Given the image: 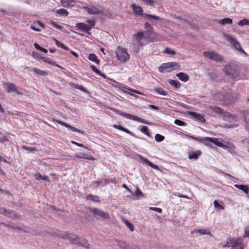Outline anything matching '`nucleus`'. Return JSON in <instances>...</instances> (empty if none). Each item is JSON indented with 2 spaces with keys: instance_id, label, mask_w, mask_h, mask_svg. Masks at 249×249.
<instances>
[{
  "instance_id": "nucleus-1",
  "label": "nucleus",
  "mask_w": 249,
  "mask_h": 249,
  "mask_svg": "<svg viewBox=\"0 0 249 249\" xmlns=\"http://www.w3.org/2000/svg\"><path fill=\"white\" fill-rule=\"evenodd\" d=\"M224 71L232 79H236L239 75L240 67L235 63H230L223 68Z\"/></svg>"
},
{
  "instance_id": "nucleus-2",
  "label": "nucleus",
  "mask_w": 249,
  "mask_h": 249,
  "mask_svg": "<svg viewBox=\"0 0 249 249\" xmlns=\"http://www.w3.org/2000/svg\"><path fill=\"white\" fill-rule=\"evenodd\" d=\"M180 67L178 63L171 62L166 63H163L159 67V71L162 73L165 72H171L174 70H176Z\"/></svg>"
},
{
  "instance_id": "nucleus-3",
  "label": "nucleus",
  "mask_w": 249,
  "mask_h": 249,
  "mask_svg": "<svg viewBox=\"0 0 249 249\" xmlns=\"http://www.w3.org/2000/svg\"><path fill=\"white\" fill-rule=\"evenodd\" d=\"M113 111L114 112H115L116 113H117L118 114H119L122 116H123L125 118H126L127 119L136 121H138L139 122H140V123H143V124H151V123L150 122H149L146 121L145 120H144V119L139 117L138 116H134V115H131L130 114L123 112L122 111H121L118 109H114Z\"/></svg>"
},
{
  "instance_id": "nucleus-4",
  "label": "nucleus",
  "mask_w": 249,
  "mask_h": 249,
  "mask_svg": "<svg viewBox=\"0 0 249 249\" xmlns=\"http://www.w3.org/2000/svg\"><path fill=\"white\" fill-rule=\"evenodd\" d=\"M203 55L209 59L217 63L224 61V57L221 55L215 52L205 51L203 52Z\"/></svg>"
},
{
  "instance_id": "nucleus-5",
  "label": "nucleus",
  "mask_w": 249,
  "mask_h": 249,
  "mask_svg": "<svg viewBox=\"0 0 249 249\" xmlns=\"http://www.w3.org/2000/svg\"><path fill=\"white\" fill-rule=\"evenodd\" d=\"M88 209L90 213H92L96 217L98 216L103 219H109L110 218L109 214L107 212H105L96 208H91L90 207H89Z\"/></svg>"
},
{
  "instance_id": "nucleus-6",
  "label": "nucleus",
  "mask_w": 249,
  "mask_h": 249,
  "mask_svg": "<svg viewBox=\"0 0 249 249\" xmlns=\"http://www.w3.org/2000/svg\"><path fill=\"white\" fill-rule=\"evenodd\" d=\"M115 53L117 59L121 62H126L129 59V55L126 50L120 46L117 48Z\"/></svg>"
},
{
  "instance_id": "nucleus-7",
  "label": "nucleus",
  "mask_w": 249,
  "mask_h": 249,
  "mask_svg": "<svg viewBox=\"0 0 249 249\" xmlns=\"http://www.w3.org/2000/svg\"><path fill=\"white\" fill-rule=\"evenodd\" d=\"M224 36L236 50L238 51L240 53H246L245 51L242 49L240 43L235 38L226 34H224Z\"/></svg>"
},
{
  "instance_id": "nucleus-8",
  "label": "nucleus",
  "mask_w": 249,
  "mask_h": 249,
  "mask_svg": "<svg viewBox=\"0 0 249 249\" xmlns=\"http://www.w3.org/2000/svg\"><path fill=\"white\" fill-rule=\"evenodd\" d=\"M144 28L147 30L145 33L144 39L153 42L155 40L152 37L150 39V36H153L154 37H157L158 34L154 32L153 27L148 23H145L144 24Z\"/></svg>"
},
{
  "instance_id": "nucleus-9",
  "label": "nucleus",
  "mask_w": 249,
  "mask_h": 249,
  "mask_svg": "<svg viewBox=\"0 0 249 249\" xmlns=\"http://www.w3.org/2000/svg\"><path fill=\"white\" fill-rule=\"evenodd\" d=\"M4 86H6V91L8 93L15 92L18 95H22V93L17 89L16 85L14 83L3 82Z\"/></svg>"
},
{
  "instance_id": "nucleus-10",
  "label": "nucleus",
  "mask_w": 249,
  "mask_h": 249,
  "mask_svg": "<svg viewBox=\"0 0 249 249\" xmlns=\"http://www.w3.org/2000/svg\"><path fill=\"white\" fill-rule=\"evenodd\" d=\"M116 245L121 249H140L135 246L130 247L129 244L120 240L116 241Z\"/></svg>"
},
{
  "instance_id": "nucleus-11",
  "label": "nucleus",
  "mask_w": 249,
  "mask_h": 249,
  "mask_svg": "<svg viewBox=\"0 0 249 249\" xmlns=\"http://www.w3.org/2000/svg\"><path fill=\"white\" fill-rule=\"evenodd\" d=\"M210 109L218 115L223 114L224 116H229L231 115L230 113L227 111L224 112L223 109L219 107L211 106L210 107Z\"/></svg>"
},
{
  "instance_id": "nucleus-12",
  "label": "nucleus",
  "mask_w": 249,
  "mask_h": 249,
  "mask_svg": "<svg viewBox=\"0 0 249 249\" xmlns=\"http://www.w3.org/2000/svg\"><path fill=\"white\" fill-rule=\"evenodd\" d=\"M83 8L87 10V12L90 15H100L103 13V11L102 10H99L97 8L94 6H92L91 7L84 6Z\"/></svg>"
},
{
  "instance_id": "nucleus-13",
  "label": "nucleus",
  "mask_w": 249,
  "mask_h": 249,
  "mask_svg": "<svg viewBox=\"0 0 249 249\" xmlns=\"http://www.w3.org/2000/svg\"><path fill=\"white\" fill-rule=\"evenodd\" d=\"M75 27L77 29H78V30H79L84 33H87L89 35H90V33L89 32V26L84 23H83V22L78 23L76 24Z\"/></svg>"
},
{
  "instance_id": "nucleus-14",
  "label": "nucleus",
  "mask_w": 249,
  "mask_h": 249,
  "mask_svg": "<svg viewBox=\"0 0 249 249\" xmlns=\"http://www.w3.org/2000/svg\"><path fill=\"white\" fill-rule=\"evenodd\" d=\"M188 113L189 115H191L196 120L199 121L201 123H204L205 122L206 120L204 117V115L201 114L197 113L195 112L189 111Z\"/></svg>"
},
{
  "instance_id": "nucleus-15",
  "label": "nucleus",
  "mask_w": 249,
  "mask_h": 249,
  "mask_svg": "<svg viewBox=\"0 0 249 249\" xmlns=\"http://www.w3.org/2000/svg\"><path fill=\"white\" fill-rule=\"evenodd\" d=\"M232 249H244V245L242 241L241 237H238L236 238L235 242L233 244Z\"/></svg>"
},
{
  "instance_id": "nucleus-16",
  "label": "nucleus",
  "mask_w": 249,
  "mask_h": 249,
  "mask_svg": "<svg viewBox=\"0 0 249 249\" xmlns=\"http://www.w3.org/2000/svg\"><path fill=\"white\" fill-rule=\"evenodd\" d=\"M131 7H132L133 12L135 15L144 16V14H143V10L141 6L136 5L135 3H133L131 5Z\"/></svg>"
},
{
  "instance_id": "nucleus-17",
  "label": "nucleus",
  "mask_w": 249,
  "mask_h": 249,
  "mask_svg": "<svg viewBox=\"0 0 249 249\" xmlns=\"http://www.w3.org/2000/svg\"><path fill=\"white\" fill-rule=\"evenodd\" d=\"M140 159L145 164H146L147 165L149 166L150 167H152L153 169H156V170H159V167L158 165L153 164L152 162L148 160L147 159L144 158L142 156H140Z\"/></svg>"
},
{
  "instance_id": "nucleus-18",
  "label": "nucleus",
  "mask_w": 249,
  "mask_h": 249,
  "mask_svg": "<svg viewBox=\"0 0 249 249\" xmlns=\"http://www.w3.org/2000/svg\"><path fill=\"white\" fill-rule=\"evenodd\" d=\"M208 142H210L211 143H213L215 145L222 147L223 146V143L221 142L219 139L217 138L209 137Z\"/></svg>"
},
{
  "instance_id": "nucleus-19",
  "label": "nucleus",
  "mask_w": 249,
  "mask_h": 249,
  "mask_svg": "<svg viewBox=\"0 0 249 249\" xmlns=\"http://www.w3.org/2000/svg\"><path fill=\"white\" fill-rule=\"evenodd\" d=\"M201 154V152L199 150L196 151H190L189 153L188 158L189 159L197 160Z\"/></svg>"
},
{
  "instance_id": "nucleus-20",
  "label": "nucleus",
  "mask_w": 249,
  "mask_h": 249,
  "mask_svg": "<svg viewBox=\"0 0 249 249\" xmlns=\"http://www.w3.org/2000/svg\"><path fill=\"white\" fill-rule=\"evenodd\" d=\"M41 60H42V61L46 63L51 64L61 69H63V67L56 64L54 61H52L50 58L48 57L43 56V57L41 58Z\"/></svg>"
},
{
  "instance_id": "nucleus-21",
  "label": "nucleus",
  "mask_w": 249,
  "mask_h": 249,
  "mask_svg": "<svg viewBox=\"0 0 249 249\" xmlns=\"http://www.w3.org/2000/svg\"><path fill=\"white\" fill-rule=\"evenodd\" d=\"M113 126L115 128L119 129L122 131H124L128 134H130L132 136H135V134L133 133H132V132L129 131L128 129L124 128V127H123V126H122L120 124H118H118H113Z\"/></svg>"
},
{
  "instance_id": "nucleus-22",
  "label": "nucleus",
  "mask_w": 249,
  "mask_h": 249,
  "mask_svg": "<svg viewBox=\"0 0 249 249\" xmlns=\"http://www.w3.org/2000/svg\"><path fill=\"white\" fill-rule=\"evenodd\" d=\"M78 245L83 247L87 249H89V243L88 241L84 238H80Z\"/></svg>"
},
{
  "instance_id": "nucleus-23",
  "label": "nucleus",
  "mask_w": 249,
  "mask_h": 249,
  "mask_svg": "<svg viewBox=\"0 0 249 249\" xmlns=\"http://www.w3.org/2000/svg\"><path fill=\"white\" fill-rule=\"evenodd\" d=\"M178 78L182 81L187 82L189 79V77L187 73L180 72L176 74Z\"/></svg>"
},
{
  "instance_id": "nucleus-24",
  "label": "nucleus",
  "mask_w": 249,
  "mask_h": 249,
  "mask_svg": "<svg viewBox=\"0 0 249 249\" xmlns=\"http://www.w3.org/2000/svg\"><path fill=\"white\" fill-rule=\"evenodd\" d=\"M234 187L243 191L245 193L248 194L249 193V187L247 185L235 184Z\"/></svg>"
},
{
  "instance_id": "nucleus-25",
  "label": "nucleus",
  "mask_w": 249,
  "mask_h": 249,
  "mask_svg": "<svg viewBox=\"0 0 249 249\" xmlns=\"http://www.w3.org/2000/svg\"><path fill=\"white\" fill-rule=\"evenodd\" d=\"M79 239L80 237H79L77 235L71 233L70 236L69 241L71 243L78 245Z\"/></svg>"
},
{
  "instance_id": "nucleus-26",
  "label": "nucleus",
  "mask_w": 249,
  "mask_h": 249,
  "mask_svg": "<svg viewBox=\"0 0 249 249\" xmlns=\"http://www.w3.org/2000/svg\"><path fill=\"white\" fill-rule=\"evenodd\" d=\"M243 115L244 118V121L246 123L245 127H246L247 131L249 133V113L248 112H244Z\"/></svg>"
},
{
  "instance_id": "nucleus-27",
  "label": "nucleus",
  "mask_w": 249,
  "mask_h": 249,
  "mask_svg": "<svg viewBox=\"0 0 249 249\" xmlns=\"http://www.w3.org/2000/svg\"><path fill=\"white\" fill-rule=\"evenodd\" d=\"M76 157L80 159H84L92 160H95L94 158L92 156L90 155L89 156L88 155L84 153H79V154L76 155Z\"/></svg>"
},
{
  "instance_id": "nucleus-28",
  "label": "nucleus",
  "mask_w": 249,
  "mask_h": 249,
  "mask_svg": "<svg viewBox=\"0 0 249 249\" xmlns=\"http://www.w3.org/2000/svg\"><path fill=\"white\" fill-rule=\"evenodd\" d=\"M235 239H236V238H228L227 239L226 244L225 245H224V246H223V248L231 247L232 249H233V247L234 246L233 244L235 242Z\"/></svg>"
},
{
  "instance_id": "nucleus-29",
  "label": "nucleus",
  "mask_w": 249,
  "mask_h": 249,
  "mask_svg": "<svg viewBox=\"0 0 249 249\" xmlns=\"http://www.w3.org/2000/svg\"><path fill=\"white\" fill-rule=\"evenodd\" d=\"M196 232L199 233L200 235H204L208 234L211 236H213V234L210 232V231L205 230V229H198L196 230L193 231V233Z\"/></svg>"
},
{
  "instance_id": "nucleus-30",
  "label": "nucleus",
  "mask_w": 249,
  "mask_h": 249,
  "mask_svg": "<svg viewBox=\"0 0 249 249\" xmlns=\"http://www.w3.org/2000/svg\"><path fill=\"white\" fill-rule=\"evenodd\" d=\"M232 23V19L229 18H225L223 19L219 20L218 21V23L221 25H224L226 24H231Z\"/></svg>"
},
{
  "instance_id": "nucleus-31",
  "label": "nucleus",
  "mask_w": 249,
  "mask_h": 249,
  "mask_svg": "<svg viewBox=\"0 0 249 249\" xmlns=\"http://www.w3.org/2000/svg\"><path fill=\"white\" fill-rule=\"evenodd\" d=\"M222 148L225 149H228L229 151L231 153L234 150L235 147L232 143H227L226 144L223 143V146H222Z\"/></svg>"
},
{
  "instance_id": "nucleus-32",
  "label": "nucleus",
  "mask_w": 249,
  "mask_h": 249,
  "mask_svg": "<svg viewBox=\"0 0 249 249\" xmlns=\"http://www.w3.org/2000/svg\"><path fill=\"white\" fill-rule=\"evenodd\" d=\"M88 58L90 61H92L97 64L100 63V60L98 58L97 56L94 53H90L89 55Z\"/></svg>"
},
{
  "instance_id": "nucleus-33",
  "label": "nucleus",
  "mask_w": 249,
  "mask_h": 249,
  "mask_svg": "<svg viewBox=\"0 0 249 249\" xmlns=\"http://www.w3.org/2000/svg\"><path fill=\"white\" fill-rule=\"evenodd\" d=\"M71 85H72L73 86V87H74L75 88L77 89L84 92L85 93H86L87 94L89 93V92L81 85H79L77 84H75V83H71Z\"/></svg>"
},
{
  "instance_id": "nucleus-34",
  "label": "nucleus",
  "mask_w": 249,
  "mask_h": 249,
  "mask_svg": "<svg viewBox=\"0 0 249 249\" xmlns=\"http://www.w3.org/2000/svg\"><path fill=\"white\" fill-rule=\"evenodd\" d=\"M168 81L171 85L174 86L177 89L179 88L181 86L180 83L177 80L168 79Z\"/></svg>"
},
{
  "instance_id": "nucleus-35",
  "label": "nucleus",
  "mask_w": 249,
  "mask_h": 249,
  "mask_svg": "<svg viewBox=\"0 0 249 249\" xmlns=\"http://www.w3.org/2000/svg\"><path fill=\"white\" fill-rule=\"evenodd\" d=\"M53 39L57 47L63 48L65 50H69V48L67 46H65L63 43L60 42L54 38Z\"/></svg>"
},
{
  "instance_id": "nucleus-36",
  "label": "nucleus",
  "mask_w": 249,
  "mask_h": 249,
  "mask_svg": "<svg viewBox=\"0 0 249 249\" xmlns=\"http://www.w3.org/2000/svg\"><path fill=\"white\" fill-rule=\"evenodd\" d=\"M56 13L60 16H63L64 17H67L69 15V12L66 9L63 8L57 10Z\"/></svg>"
},
{
  "instance_id": "nucleus-37",
  "label": "nucleus",
  "mask_w": 249,
  "mask_h": 249,
  "mask_svg": "<svg viewBox=\"0 0 249 249\" xmlns=\"http://www.w3.org/2000/svg\"><path fill=\"white\" fill-rule=\"evenodd\" d=\"M154 90L160 95L166 96L167 94V92L161 88L155 87Z\"/></svg>"
},
{
  "instance_id": "nucleus-38",
  "label": "nucleus",
  "mask_w": 249,
  "mask_h": 249,
  "mask_svg": "<svg viewBox=\"0 0 249 249\" xmlns=\"http://www.w3.org/2000/svg\"><path fill=\"white\" fill-rule=\"evenodd\" d=\"M6 215L8 214H11L12 215V218L14 219L18 218L19 216L18 215L17 213L14 211L12 210H8L6 209Z\"/></svg>"
},
{
  "instance_id": "nucleus-39",
  "label": "nucleus",
  "mask_w": 249,
  "mask_h": 249,
  "mask_svg": "<svg viewBox=\"0 0 249 249\" xmlns=\"http://www.w3.org/2000/svg\"><path fill=\"white\" fill-rule=\"evenodd\" d=\"M86 22L89 24L88 26L89 28V30L90 31L95 26L96 20L95 19H88Z\"/></svg>"
},
{
  "instance_id": "nucleus-40",
  "label": "nucleus",
  "mask_w": 249,
  "mask_h": 249,
  "mask_svg": "<svg viewBox=\"0 0 249 249\" xmlns=\"http://www.w3.org/2000/svg\"><path fill=\"white\" fill-rule=\"evenodd\" d=\"M33 71L36 74L46 75L47 74V72L46 71H42L36 68H33Z\"/></svg>"
},
{
  "instance_id": "nucleus-41",
  "label": "nucleus",
  "mask_w": 249,
  "mask_h": 249,
  "mask_svg": "<svg viewBox=\"0 0 249 249\" xmlns=\"http://www.w3.org/2000/svg\"><path fill=\"white\" fill-rule=\"evenodd\" d=\"M208 138L209 137H206L204 138H197V142L203 143L205 145V143H207V142H208Z\"/></svg>"
},
{
  "instance_id": "nucleus-42",
  "label": "nucleus",
  "mask_w": 249,
  "mask_h": 249,
  "mask_svg": "<svg viewBox=\"0 0 249 249\" xmlns=\"http://www.w3.org/2000/svg\"><path fill=\"white\" fill-rule=\"evenodd\" d=\"M163 53L170 55H175L176 54V52L175 51L171 50L168 47L165 48Z\"/></svg>"
},
{
  "instance_id": "nucleus-43",
  "label": "nucleus",
  "mask_w": 249,
  "mask_h": 249,
  "mask_svg": "<svg viewBox=\"0 0 249 249\" xmlns=\"http://www.w3.org/2000/svg\"><path fill=\"white\" fill-rule=\"evenodd\" d=\"M145 34L143 32H139L136 35V39L138 42H139L142 38H144Z\"/></svg>"
},
{
  "instance_id": "nucleus-44",
  "label": "nucleus",
  "mask_w": 249,
  "mask_h": 249,
  "mask_svg": "<svg viewBox=\"0 0 249 249\" xmlns=\"http://www.w3.org/2000/svg\"><path fill=\"white\" fill-rule=\"evenodd\" d=\"M72 1V0H61L62 5L66 7H69Z\"/></svg>"
},
{
  "instance_id": "nucleus-45",
  "label": "nucleus",
  "mask_w": 249,
  "mask_h": 249,
  "mask_svg": "<svg viewBox=\"0 0 249 249\" xmlns=\"http://www.w3.org/2000/svg\"><path fill=\"white\" fill-rule=\"evenodd\" d=\"M164 137L160 134H157L155 136V139L157 142H161L164 140Z\"/></svg>"
},
{
  "instance_id": "nucleus-46",
  "label": "nucleus",
  "mask_w": 249,
  "mask_h": 249,
  "mask_svg": "<svg viewBox=\"0 0 249 249\" xmlns=\"http://www.w3.org/2000/svg\"><path fill=\"white\" fill-rule=\"evenodd\" d=\"M89 197H92L93 199H91V201L94 202H100L99 197L97 196H94L92 194H89Z\"/></svg>"
},
{
  "instance_id": "nucleus-47",
  "label": "nucleus",
  "mask_w": 249,
  "mask_h": 249,
  "mask_svg": "<svg viewBox=\"0 0 249 249\" xmlns=\"http://www.w3.org/2000/svg\"><path fill=\"white\" fill-rule=\"evenodd\" d=\"M124 222L125 225L127 226L130 231H134V226L128 220H124Z\"/></svg>"
},
{
  "instance_id": "nucleus-48",
  "label": "nucleus",
  "mask_w": 249,
  "mask_h": 249,
  "mask_svg": "<svg viewBox=\"0 0 249 249\" xmlns=\"http://www.w3.org/2000/svg\"><path fill=\"white\" fill-rule=\"evenodd\" d=\"M68 128H69V129H70L71 131H73V132H78L79 133H81V134H83V132L81 130L75 128V127H74L70 125L69 124V126H68L67 127Z\"/></svg>"
},
{
  "instance_id": "nucleus-49",
  "label": "nucleus",
  "mask_w": 249,
  "mask_h": 249,
  "mask_svg": "<svg viewBox=\"0 0 249 249\" xmlns=\"http://www.w3.org/2000/svg\"><path fill=\"white\" fill-rule=\"evenodd\" d=\"M238 25L241 26H243L244 25H249V19H243L238 23Z\"/></svg>"
},
{
  "instance_id": "nucleus-50",
  "label": "nucleus",
  "mask_w": 249,
  "mask_h": 249,
  "mask_svg": "<svg viewBox=\"0 0 249 249\" xmlns=\"http://www.w3.org/2000/svg\"><path fill=\"white\" fill-rule=\"evenodd\" d=\"M174 123L179 126H185L186 125V124L185 122L181 121L179 119H176L175 120Z\"/></svg>"
},
{
  "instance_id": "nucleus-51",
  "label": "nucleus",
  "mask_w": 249,
  "mask_h": 249,
  "mask_svg": "<svg viewBox=\"0 0 249 249\" xmlns=\"http://www.w3.org/2000/svg\"><path fill=\"white\" fill-rule=\"evenodd\" d=\"M148 128L146 126H142L141 128V131L148 136H150V134L148 131Z\"/></svg>"
},
{
  "instance_id": "nucleus-52",
  "label": "nucleus",
  "mask_w": 249,
  "mask_h": 249,
  "mask_svg": "<svg viewBox=\"0 0 249 249\" xmlns=\"http://www.w3.org/2000/svg\"><path fill=\"white\" fill-rule=\"evenodd\" d=\"M137 197H143V194L142 192L140 190V189L137 187L134 194Z\"/></svg>"
},
{
  "instance_id": "nucleus-53",
  "label": "nucleus",
  "mask_w": 249,
  "mask_h": 249,
  "mask_svg": "<svg viewBox=\"0 0 249 249\" xmlns=\"http://www.w3.org/2000/svg\"><path fill=\"white\" fill-rule=\"evenodd\" d=\"M144 16H146V17H147L149 18H152L155 20H160L161 19V18L160 17H158V16H155V15H153L144 14Z\"/></svg>"
},
{
  "instance_id": "nucleus-54",
  "label": "nucleus",
  "mask_w": 249,
  "mask_h": 249,
  "mask_svg": "<svg viewBox=\"0 0 249 249\" xmlns=\"http://www.w3.org/2000/svg\"><path fill=\"white\" fill-rule=\"evenodd\" d=\"M50 22L51 23L53 26L54 27L58 29H59V30H61L62 29V27L58 24H57L55 22H54L53 20H50Z\"/></svg>"
},
{
  "instance_id": "nucleus-55",
  "label": "nucleus",
  "mask_w": 249,
  "mask_h": 249,
  "mask_svg": "<svg viewBox=\"0 0 249 249\" xmlns=\"http://www.w3.org/2000/svg\"><path fill=\"white\" fill-rule=\"evenodd\" d=\"M33 56L35 58H39L40 59H41V58L43 57V56H41V55L40 53L36 51L33 52Z\"/></svg>"
},
{
  "instance_id": "nucleus-56",
  "label": "nucleus",
  "mask_w": 249,
  "mask_h": 249,
  "mask_svg": "<svg viewBox=\"0 0 249 249\" xmlns=\"http://www.w3.org/2000/svg\"><path fill=\"white\" fill-rule=\"evenodd\" d=\"M213 204L215 208L219 209L221 210H223L224 209V207L223 206L219 204L217 201V200H214Z\"/></svg>"
},
{
  "instance_id": "nucleus-57",
  "label": "nucleus",
  "mask_w": 249,
  "mask_h": 249,
  "mask_svg": "<svg viewBox=\"0 0 249 249\" xmlns=\"http://www.w3.org/2000/svg\"><path fill=\"white\" fill-rule=\"evenodd\" d=\"M22 148L23 149L27 150L30 151H34L36 150V148L35 147H28L26 145H23Z\"/></svg>"
},
{
  "instance_id": "nucleus-58",
  "label": "nucleus",
  "mask_w": 249,
  "mask_h": 249,
  "mask_svg": "<svg viewBox=\"0 0 249 249\" xmlns=\"http://www.w3.org/2000/svg\"><path fill=\"white\" fill-rule=\"evenodd\" d=\"M244 237H249V225L246 226L245 228Z\"/></svg>"
},
{
  "instance_id": "nucleus-59",
  "label": "nucleus",
  "mask_w": 249,
  "mask_h": 249,
  "mask_svg": "<svg viewBox=\"0 0 249 249\" xmlns=\"http://www.w3.org/2000/svg\"><path fill=\"white\" fill-rule=\"evenodd\" d=\"M186 23L189 25L190 27H191L193 29H196V30H198L199 28L197 26V25L196 24H192L189 21H186Z\"/></svg>"
},
{
  "instance_id": "nucleus-60",
  "label": "nucleus",
  "mask_w": 249,
  "mask_h": 249,
  "mask_svg": "<svg viewBox=\"0 0 249 249\" xmlns=\"http://www.w3.org/2000/svg\"><path fill=\"white\" fill-rule=\"evenodd\" d=\"M12 229L14 230L15 231H18V232H20L22 231H23L24 232H26L25 231L23 230L22 229V228H21L20 227H19V226H13V227H12Z\"/></svg>"
},
{
  "instance_id": "nucleus-61",
  "label": "nucleus",
  "mask_w": 249,
  "mask_h": 249,
  "mask_svg": "<svg viewBox=\"0 0 249 249\" xmlns=\"http://www.w3.org/2000/svg\"><path fill=\"white\" fill-rule=\"evenodd\" d=\"M71 234V233L67 232L64 234H60V235L59 236V237L63 238V239L68 238L69 239Z\"/></svg>"
},
{
  "instance_id": "nucleus-62",
  "label": "nucleus",
  "mask_w": 249,
  "mask_h": 249,
  "mask_svg": "<svg viewBox=\"0 0 249 249\" xmlns=\"http://www.w3.org/2000/svg\"><path fill=\"white\" fill-rule=\"evenodd\" d=\"M209 77L210 79L213 80L217 77L216 73L214 72H211L209 73Z\"/></svg>"
},
{
  "instance_id": "nucleus-63",
  "label": "nucleus",
  "mask_w": 249,
  "mask_h": 249,
  "mask_svg": "<svg viewBox=\"0 0 249 249\" xmlns=\"http://www.w3.org/2000/svg\"><path fill=\"white\" fill-rule=\"evenodd\" d=\"M210 143V142H207L206 143H205V145L212 150H216L217 149V148L213 146V145H212V144H211Z\"/></svg>"
},
{
  "instance_id": "nucleus-64",
  "label": "nucleus",
  "mask_w": 249,
  "mask_h": 249,
  "mask_svg": "<svg viewBox=\"0 0 249 249\" xmlns=\"http://www.w3.org/2000/svg\"><path fill=\"white\" fill-rule=\"evenodd\" d=\"M71 142L72 144H75V145H76L78 146L84 147V148H86V149H88V147L87 146L84 145L82 143H78V142H74V141H71Z\"/></svg>"
}]
</instances>
